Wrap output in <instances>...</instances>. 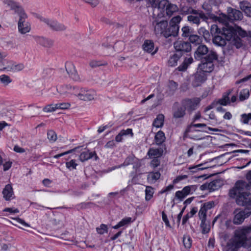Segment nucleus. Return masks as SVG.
Masks as SVG:
<instances>
[{
	"label": "nucleus",
	"mask_w": 251,
	"mask_h": 251,
	"mask_svg": "<svg viewBox=\"0 0 251 251\" xmlns=\"http://www.w3.org/2000/svg\"><path fill=\"white\" fill-rule=\"evenodd\" d=\"M65 68L67 73L75 81L80 80L75 68L72 62H67L65 64Z\"/></svg>",
	"instance_id": "obj_16"
},
{
	"label": "nucleus",
	"mask_w": 251,
	"mask_h": 251,
	"mask_svg": "<svg viewBox=\"0 0 251 251\" xmlns=\"http://www.w3.org/2000/svg\"><path fill=\"white\" fill-rule=\"evenodd\" d=\"M251 120V113L248 114L244 113L241 115L240 121L244 124H248L249 121Z\"/></svg>",
	"instance_id": "obj_47"
},
{
	"label": "nucleus",
	"mask_w": 251,
	"mask_h": 251,
	"mask_svg": "<svg viewBox=\"0 0 251 251\" xmlns=\"http://www.w3.org/2000/svg\"><path fill=\"white\" fill-rule=\"evenodd\" d=\"M246 177L249 182L242 180H238L236 182V187L241 189H251V170L247 173Z\"/></svg>",
	"instance_id": "obj_25"
},
{
	"label": "nucleus",
	"mask_w": 251,
	"mask_h": 251,
	"mask_svg": "<svg viewBox=\"0 0 251 251\" xmlns=\"http://www.w3.org/2000/svg\"><path fill=\"white\" fill-rule=\"evenodd\" d=\"M209 184L210 191H214L221 187L223 184V182L220 179H217L209 183Z\"/></svg>",
	"instance_id": "obj_33"
},
{
	"label": "nucleus",
	"mask_w": 251,
	"mask_h": 251,
	"mask_svg": "<svg viewBox=\"0 0 251 251\" xmlns=\"http://www.w3.org/2000/svg\"><path fill=\"white\" fill-rule=\"evenodd\" d=\"M221 29L216 25H213L211 27V33L213 36L212 41L214 44L218 46H224L226 44V40L224 36L216 35L221 33Z\"/></svg>",
	"instance_id": "obj_8"
},
{
	"label": "nucleus",
	"mask_w": 251,
	"mask_h": 251,
	"mask_svg": "<svg viewBox=\"0 0 251 251\" xmlns=\"http://www.w3.org/2000/svg\"><path fill=\"white\" fill-rule=\"evenodd\" d=\"M70 103L68 102H62L56 104V106H57L56 107L58 109H67L70 107Z\"/></svg>",
	"instance_id": "obj_61"
},
{
	"label": "nucleus",
	"mask_w": 251,
	"mask_h": 251,
	"mask_svg": "<svg viewBox=\"0 0 251 251\" xmlns=\"http://www.w3.org/2000/svg\"><path fill=\"white\" fill-rule=\"evenodd\" d=\"M96 230L99 234H103L104 233L108 232V227L107 225L102 224L100 227L96 228Z\"/></svg>",
	"instance_id": "obj_53"
},
{
	"label": "nucleus",
	"mask_w": 251,
	"mask_h": 251,
	"mask_svg": "<svg viewBox=\"0 0 251 251\" xmlns=\"http://www.w3.org/2000/svg\"><path fill=\"white\" fill-rule=\"evenodd\" d=\"M145 164L142 160L137 159L133 165V169L137 175H141L144 173Z\"/></svg>",
	"instance_id": "obj_26"
},
{
	"label": "nucleus",
	"mask_w": 251,
	"mask_h": 251,
	"mask_svg": "<svg viewBox=\"0 0 251 251\" xmlns=\"http://www.w3.org/2000/svg\"><path fill=\"white\" fill-rule=\"evenodd\" d=\"M242 18L243 14L240 11L229 7L227 8V15L221 13L219 21L226 24L228 22L241 20Z\"/></svg>",
	"instance_id": "obj_4"
},
{
	"label": "nucleus",
	"mask_w": 251,
	"mask_h": 251,
	"mask_svg": "<svg viewBox=\"0 0 251 251\" xmlns=\"http://www.w3.org/2000/svg\"><path fill=\"white\" fill-rule=\"evenodd\" d=\"M75 95L80 100L84 101H90L94 99L96 96V92L92 89L86 88L73 87Z\"/></svg>",
	"instance_id": "obj_5"
},
{
	"label": "nucleus",
	"mask_w": 251,
	"mask_h": 251,
	"mask_svg": "<svg viewBox=\"0 0 251 251\" xmlns=\"http://www.w3.org/2000/svg\"><path fill=\"white\" fill-rule=\"evenodd\" d=\"M183 243L184 247L187 249H190L192 246V239L189 236L184 235L183 239Z\"/></svg>",
	"instance_id": "obj_49"
},
{
	"label": "nucleus",
	"mask_w": 251,
	"mask_h": 251,
	"mask_svg": "<svg viewBox=\"0 0 251 251\" xmlns=\"http://www.w3.org/2000/svg\"><path fill=\"white\" fill-rule=\"evenodd\" d=\"M179 29V25H174L169 23V25H168L164 33V37L166 38L171 36L176 37L178 34Z\"/></svg>",
	"instance_id": "obj_18"
},
{
	"label": "nucleus",
	"mask_w": 251,
	"mask_h": 251,
	"mask_svg": "<svg viewBox=\"0 0 251 251\" xmlns=\"http://www.w3.org/2000/svg\"><path fill=\"white\" fill-rule=\"evenodd\" d=\"M137 159L134 155H129L126 158L124 163L121 165L122 166H126L130 164L133 165Z\"/></svg>",
	"instance_id": "obj_42"
},
{
	"label": "nucleus",
	"mask_w": 251,
	"mask_h": 251,
	"mask_svg": "<svg viewBox=\"0 0 251 251\" xmlns=\"http://www.w3.org/2000/svg\"><path fill=\"white\" fill-rule=\"evenodd\" d=\"M80 148V147H77L75 148L74 149H73L72 150H70L65 151L64 152L56 154L53 156V158L58 159V158H60V157L64 156V155L73 152V151H76L77 150L79 149Z\"/></svg>",
	"instance_id": "obj_59"
},
{
	"label": "nucleus",
	"mask_w": 251,
	"mask_h": 251,
	"mask_svg": "<svg viewBox=\"0 0 251 251\" xmlns=\"http://www.w3.org/2000/svg\"><path fill=\"white\" fill-rule=\"evenodd\" d=\"M168 2L169 1L167 0H161L159 2L157 3L156 8L162 10H164V9L166 10V8L168 4Z\"/></svg>",
	"instance_id": "obj_51"
},
{
	"label": "nucleus",
	"mask_w": 251,
	"mask_h": 251,
	"mask_svg": "<svg viewBox=\"0 0 251 251\" xmlns=\"http://www.w3.org/2000/svg\"><path fill=\"white\" fill-rule=\"evenodd\" d=\"M142 48L145 51L151 53L152 55L156 53L158 50L157 48L154 49V43L151 40H146L142 45Z\"/></svg>",
	"instance_id": "obj_20"
},
{
	"label": "nucleus",
	"mask_w": 251,
	"mask_h": 251,
	"mask_svg": "<svg viewBox=\"0 0 251 251\" xmlns=\"http://www.w3.org/2000/svg\"><path fill=\"white\" fill-rule=\"evenodd\" d=\"M78 164L75 159H71L70 161L66 162V167L70 171H72L76 169Z\"/></svg>",
	"instance_id": "obj_43"
},
{
	"label": "nucleus",
	"mask_w": 251,
	"mask_h": 251,
	"mask_svg": "<svg viewBox=\"0 0 251 251\" xmlns=\"http://www.w3.org/2000/svg\"><path fill=\"white\" fill-rule=\"evenodd\" d=\"M178 10V7L176 4L168 2V4L166 8V13L167 16H171L175 12Z\"/></svg>",
	"instance_id": "obj_36"
},
{
	"label": "nucleus",
	"mask_w": 251,
	"mask_h": 251,
	"mask_svg": "<svg viewBox=\"0 0 251 251\" xmlns=\"http://www.w3.org/2000/svg\"><path fill=\"white\" fill-rule=\"evenodd\" d=\"M200 102L199 98L187 99L182 100L181 104L189 113H191L197 109Z\"/></svg>",
	"instance_id": "obj_14"
},
{
	"label": "nucleus",
	"mask_w": 251,
	"mask_h": 251,
	"mask_svg": "<svg viewBox=\"0 0 251 251\" xmlns=\"http://www.w3.org/2000/svg\"><path fill=\"white\" fill-rule=\"evenodd\" d=\"M151 158L152 160L150 162V166L152 169H154L160 165V160L158 157H152Z\"/></svg>",
	"instance_id": "obj_54"
},
{
	"label": "nucleus",
	"mask_w": 251,
	"mask_h": 251,
	"mask_svg": "<svg viewBox=\"0 0 251 251\" xmlns=\"http://www.w3.org/2000/svg\"><path fill=\"white\" fill-rule=\"evenodd\" d=\"M186 108L182 105L177 108L174 109L173 111V117L176 119L182 118L185 115Z\"/></svg>",
	"instance_id": "obj_32"
},
{
	"label": "nucleus",
	"mask_w": 251,
	"mask_h": 251,
	"mask_svg": "<svg viewBox=\"0 0 251 251\" xmlns=\"http://www.w3.org/2000/svg\"><path fill=\"white\" fill-rule=\"evenodd\" d=\"M202 8L206 11L205 15H206L207 20L211 19L214 20H219V17H217L214 14L212 13V8L210 4L207 3H204L202 5Z\"/></svg>",
	"instance_id": "obj_24"
},
{
	"label": "nucleus",
	"mask_w": 251,
	"mask_h": 251,
	"mask_svg": "<svg viewBox=\"0 0 251 251\" xmlns=\"http://www.w3.org/2000/svg\"><path fill=\"white\" fill-rule=\"evenodd\" d=\"M196 60L201 61L198 69L205 72L211 73L214 69V62L218 59V55L212 49H209L205 45L198 46L194 53Z\"/></svg>",
	"instance_id": "obj_1"
},
{
	"label": "nucleus",
	"mask_w": 251,
	"mask_h": 251,
	"mask_svg": "<svg viewBox=\"0 0 251 251\" xmlns=\"http://www.w3.org/2000/svg\"><path fill=\"white\" fill-rule=\"evenodd\" d=\"M161 174L159 171L151 172L149 173L147 179L149 181L155 182L160 177Z\"/></svg>",
	"instance_id": "obj_39"
},
{
	"label": "nucleus",
	"mask_w": 251,
	"mask_h": 251,
	"mask_svg": "<svg viewBox=\"0 0 251 251\" xmlns=\"http://www.w3.org/2000/svg\"><path fill=\"white\" fill-rule=\"evenodd\" d=\"M231 43L237 49H240L243 46L242 39L238 36L234 37L231 40Z\"/></svg>",
	"instance_id": "obj_44"
},
{
	"label": "nucleus",
	"mask_w": 251,
	"mask_h": 251,
	"mask_svg": "<svg viewBox=\"0 0 251 251\" xmlns=\"http://www.w3.org/2000/svg\"><path fill=\"white\" fill-rule=\"evenodd\" d=\"M174 48L176 52H179L183 55V53L189 52L191 50V45L188 41H178L174 43Z\"/></svg>",
	"instance_id": "obj_13"
},
{
	"label": "nucleus",
	"mask_w": 251,
	"mask_h": 251,
	"mask_svg": "<svg viewBox=\"0 0 251 251\" xmlns=\"http://www.w3.org/2000/svg\"><path fill=\"white\" fill-rule=\"evenodd\" d=\"M166 137L164 133L159 130L158 131L154 137V141L155 143L158 145H161L165 141Z\"/></svg>",
	"instance_id": "obj_34"
},
{
	"label": "nucleus",
	"mask_w": 251,
	"mask_h": 251,
	"mask_svg": "<svg viewBox=\"0 0 251 251\" xmlns=\"http://www.w3.org/2000/svg\"><path fill=\"white\" fill-rule=\"evenodd\" d=\"M154 27V32L155 35H162L164 37V33L167 27L168 22L166 20H160L158 18H155L152 23Z\"/></svg>",
	"instance_id": "obj_11"
},
{
	"label": "nucleus",
	"mask_w": 251,
	"mask_h": 251,
	"mask_svg": "<svg viewBox=\"0 0 251 251\" xmlns=\"http://www.w3.org/2000/svg\"><path fill=\"white\" fill-rule=\"evenodd\" d=\"M89 64L92 68H96L97 67L105 65L106 64H102L99 61L92 60L90 62Z\"/></svg>",
	"instance_id": "obj_64"
},
{
	"label": "nucleus",
	"mask_w": 251,
	"mask_h": 251,
	"mask_svg": "<svg viewBox=\"0 0 251 251\" xmlns=\"http://www.w3.org/2000/svg\"><path fill=\"white\" fill-rule=\"evenodd\" d=\"M12 81L10 77L5 75H2L0 76V82L4 85H7Z\"/></svg>",
	"instance_id": "obj_55"
},
{
	"label": "nucleus",
	"mask_w": 251,
	"mask_h": 251,
	"mask_svg": "<svg viewBox=\"0 0 251 251\" xmlns=\"http://www.w3.org/2000/svg\"><path fill=\"white\" fill-rule=\"evenodd\" d=\"M56 106L55 104H49L45 107L43 109L44 112H50L55 111L58 108Z\"/></svg>",
	"instance_id": "obj_60"
},
{
	"label": "nucleus",
	"mask_w": 251,
	"mask_h": 251,
	"mask_svg": "<svg viewBox=\"0 0 251 251\" xmlns=\"http://www.w3.org/2000/svg\"><path fill=\"white\" fill-rule=\"evenodd\" d=\"M182 20L180 16L177 15L173 17L170 21V24L174 25H178V24Z\"/></svg>",
	"instance_id": "obj_56"
},
{
	"label": "nucleus",
	"mask_w": 251,
	"mask_h": 251,
	"mask_svg": "<svg viewBox=\"0 0 251 251\" xmlns=\"http://www.w3.org/2000/svg\"><path fill=\"white\" fill-rule=\"evenodd\" d=\"M206 212L207 211L205 209H204L201 206V209L199 212V216L200 219L201 220V221H205L206 218Z\"/></svg>",
	"instance_id": "obj_57"
},
{
	"label": "nucleus",
	"mask_w": 251,
	"mask_h": 251,
	"mask_svg": "<svg viewBox=\"0 0 251 251\" xmlns=\"http://www.w3.org/2000/svg\"><path fill=\"white\" fill-rule=\"evenodd\" d=\"M187 21L193 24L197 25H199L201 23V20L203 21H206L207 18L205 13L200 10H195L191 11V14L187 16Z\"/></svg>",
	"instance_id": "obj_10"
},
{
	"label": "nucleus",
	"mask_w": 251,
	"mask_h": 251,
	"mask_svg": "<svg viewBox=\"0 0 251 251\" xmlns=\"http://www.w3.org/2000/svg\"><path fill=\"white\" fill-rule=\"evenodd\" d=\"M2 193L3 198L5 201H9L14 198V194L12 187L9 184L5 186Z\"/></svg>",
	"instance_id": "obj_22"
},
{
	"label": "nucleus",
	"mask_w": 251,
	"mask_h": 251,
	"mask_svg": "<svg viewBox=\"0 0 251 251\" xmlns=\"http://www.w3.org/2000/svg\"><path fill=\"white\" fill-rule=\"evenodd\" d=\"M154 193L153 189L151 186H147L145 190V199L146 201H150L153 196Z\"/></svg>",
	"instance_id": "obj_45"
},
{
	"label": "nucleus",
	"mask_w": 251,
	"mask_h": 251,
	"mask_svg": "<svg viewBox=\"0 0 251 251\" xmlns=\"http://www.w3.org/2000/svg\"><path fill=\"white\" fill-rule=\"evenodd\" d=\"M193 127H206L207 129H208L210 131L215 132L220 131V130L218 128L207 127L206 125L205 124H191L188 126L187 129V131H188L189 130H190Z\"/></svg>",
	"instance_id": "obj_35"
},
{
	"label": "nucleus",
	"mask_w": 251,
	"mask_h": 251,
	"mask_svg": "<svg viewBox=\"0 0 251 251\" xmlns=\"http://www.w3.org/2000/svg\"><path fill=\"white\" fill-rule=\"evenodd\" d=\"M198 186L196 185H188L185 186L181 190L177 191L175 193V199L179 201H182L188 195L192 194L197 189Z\"/></svg>",
	"instance_id": "obj_9"
},
{
	"label": "nucleus",
	"mask_w": 251,
	"mask_h": 251,
	"mask_svg": "<svg viewBox=\"0 0 251 251\" xmlns=\"http://www.w3.org/2000/svg\"><path fill=\"white\" fill-rule=\"evenodd\" d=\"M178 84L173 80H171L169 82L168 87L169 89V94H173L177 89Z\"/></svg>",
	"instance_id": "obj_46"
},
{
	"label": "nucleus",
	"mask_w": 251,
	"mask_h": 251,
	"mask_svg": "<svg viewBox=\"0 0 251 251\" xmlns=\"http://www.w3.org/2000/svg\"><path fill=\"white\" fill-rule=\"evenodd\" d=\"M164 116L160 114L157 116L153 122V126L156 127H161L163 126Z\"/></svg>",
	"instance_id": "obj_40"
},
{
	"label": "nucleus",
	"mask_w": 251,
	"mask_h": 251,
	"mask_svg": "<svg viewBox=\"0 0 251 251\" xmlns=\"http://www.w3.org/2000/svg\"><path fill=\"white\" fill-rule=\"evenodd\" d=\"M35 39L38 44L44 47L50 48L53 44L52 40L43 37H35Z\"/></svg>",
	"instance_id": "obj_28"
},
{
	"label": "nucleus",
	"mask_w": 251,
	"mask_h": 251,
	"mask_svg": "<svg viewBox=\"0 0 251 251\" xmlns=\"http://www.w3.org/2000/svg\"><path fill=\"white\" fill-rule=\"evenodd\" d=\"M36 17L46 24L52 30L62 31L66 29V26L64 24L59 23L56 20L43 17L40 15H36Z\"/></svg>",
	"instance_id": "obj_6"
},
{
	"label": "nucleus",
	"mask_w": 251,
	"mask_h": 251,
	"mask_svg": "<svg viewBox=\"0 0 251 251\" xmlns=\"http://www.w3.org/2000/svg\"><path fill=\"white\" fill-rule=\"evenodd\" d=\"M48 138L49 140L52 142L56 141L57 139L56 134L55 132L53 130H49L47 133Z\"/></svg>",
	"instance_id": "obj_58"
},
{
	"label": "nucleus",
	"mask_w": 251,
	"mask_h": 251,
	"mask_svg": "<svg viewBox=\"0 0 251 251\" xmlns=\"http://www.w3.org/2000/svg\"><path fill=\"white\" fill-rule=\"evenodd\" d=\"M250 96L249 91L247 89H243L240 94L239 99L240 101H243L249 98Z\"/></svg>",
	"instance_id": "obj_50"
},
{
	"label": "nucleus",
	"mask_w": 251,
	"mask_h": 251,
	"mask_svg": "<svg viewBox=\"0 0 251 251\" xmlns=\"http://www.w3.org/2000/svg\"><path fill=\"white\" fill-rule=\"evenodd\" d=\"M201 206L204 209H205L206 211H207L208 210L210 209L214 206V202L213 201H210L204 203L201 205Z\"/></svg>",
	"instance_id": "obj_63"
},
{
	"label": "nucleus",
	"mask_w": 251,
	"mask_h": 251,
	"mask_svg": "<svg viewBox=\"0 0 251 251\" xmlns=\"http://www.w3.org/2000/svg\"><path fill=\"white\" fill-rule=\"evenodd\" d=\"M163 148H159L157 149L150 148L147 153L148 155L150 158L152 157H158L159 158L163 153Z\"/></svg>",
	"instance_id": "obj_27"
},
{
	"label": "nucleus",
	"mask_w": 251,
	"mask_h": 251,
	"mask_svg": "<svg viewBox=\"0 0 251 251\" xmlns=\"http://www.w3.org/2000/svg\"><path fill=\"white\" fill-rule=\"evenodd\" d=\"M131 218L126 217L123 219L116 225L113 226L112 228L115 229H118L121 227L127 226L132 222Z\"/></svg>",
	"instance_id": "obj_38"
},
{
	"label": "nucleus",
	"mask_w": 251,
	"mask_h": 251,
	"mask_svg": "<svg viewBox=\"0 0 251 251\" xmlns=\"http://www.w3.org/2000/svg\"><path fill=\"white\" fill-rule=\"evenodd\" d=\"M197 72L192 76V84L194 87L200 86L206 79L205 72L201 71Z\"/></svg>",
	"instance_id": "obj_15"
},
{
	"label": "nucleus",
	"mask_w": 251,
	"mask_h": 251,
	"mask_svg": "<svg viewBox=\"0 0 251 251\" xmlns=\"http://www.w3.org/2000/svg\"><path fill=\"white\" fill-rule=\"evenodd\" d=\"M216 103H219L222 105H227L228 104H230L229 98L227 97V96H223V98L218 100Z\"/></svg>",
	"instance_id": "obj_52"
},
{
	"label": "nucleus",
	"mask_w": 251,
	"mask_h": 251,
	"mask_svg": "<svg viewBox=\"0 0 251 251\" xmlns=\"http://www.w3.org/2000/svg\"><path fill=\"white\" fill-rule=\"evenodd\" d=\"M193 62V58L192 57L187 54L182 63L177 68H176V70L180 72H184L187 69L189 65L191 64Z\"/></svg>",
	"instance_id": "obj_23"
},
{
	"label": "nucleus",
	"mask_w": 251,
	"mask_h": 251,
	"mask_svg": "<svg viewBox=\"0 0 251 251\" xmlns=\"http://www.w3.org/2000/svg\"><path fill=\"white\" fill-rule=\"evenodd\" d=\"M222 34L225 38L226 41H231L234 37L237 36L236 31L232 27H223Z\"/></svg>",
	"instance_id": "obj_19"
},
{
	"label": "nucleus",
	"mask_w": 251,
	"mask_h": 251,
	"mask_svg": "<svg viewBox=\"0 0 251 251\" xmlns=\"http://www.w3.org/2000/svg\"><path fill=\"white\" fill-rule=\"evenodd\" d=\"M182 32L181 37L184 39L189 38L195 31L192 27L185 25L183 26L181 29Z\"/></svg>",
	"instance_id": "obj_29"
},
{
	"label": "nucleus",
	"mask_w": 251,
	"mask_h": 251,
	"mask_svg": "<svg viewBox=\"0 0 251 251\" xmlns=\"http://www.w3.org/2000/svg\"><path fill=\"white\" fill-rule=\"evenodd\" d=\"M234 214L233 223L235 225L241 224L244 220L251 214V208L246 207L243 209H236L234 211Z\"/></svg>",
	"instance_id": "obj_7"
},
{
	"label": "nucleus",
	"mask_w": 251,
	"mask_h": 251,
	"mask_svg": "<svg viewBox=\"0 0 251 251\" xmlns=\"http://www.w3.org/2000/svg\"><path fill=\"white\" fill-rule=\"evenodd\" d=\"M201 226L202 228V233L203 234H206L209 232L210 228L209 226H207L205 223V221H201Z\"/></svg>",
	"instance_id": "obj_62"
},
{
	"label": "nucleus",
	"mask_w": 251,
	"mask_h": 251,
	"mask_svg": "<svg viewBox=\"0 0 251 251\" xmlns=\"http://www.w3.org/2000/svg\"><path fill=\"white\" fill-rule=\"evenodd\" d=\"M3 3L10 7L11 10H14L18 16L25 12L24 8L21 6L19 3L13 0H4Z\"/></svg>",
	"instance_id": "obj_17"
},
{
	"label": "nucleus",
	"mask_w": 251,
	"mask_h": 251,
	"mask_svg": "<svg viewBox=\"0 0 251 251\" xmlns=\"http://www.w3.org/2000/svg\"><path fill=\"white\" fill-rule=\"evenodd\" d=\"M189 42L190 44H193L195 45H201L202 42V37L195 34L193 33L189 38Z\"/></svg>",
	"instance_id": "obj_37"
},
{
	"label": "nucleus",
	"mask_w": 251,
	"mask_h": 251,
	"mask_svg": "<svg viewBox=\"0 0 251 251\" xmlns=\"http://www.w3.org/2000/svg\"><path fill=\"white\" fill-rule=\"evenodd\" d=\"M251 189L236 187V183L235 186L229 191V195L230 197L236 199L238 205L251 206V194L247 192Z\"/></svg>",
	"instance_id": "obj_2"
},
{
	"label": "nucleus",
	"mask_w": 251,
	"mask_h": 251,
	"mask_svg": "<svg viewBox=\"0 0 251 251\" xmlns=\"http://www.w3.org/2000/svg\"><path fill=\"white\" fill-rule=\"evenodd\" d=\"M127 135H131V136H133V133L132 132V130L131 128H127L126 130L123 129L117 135H116L115 137V141L117 142H122L123 139V136H126Z\"/></svg>",
	"instance_id": "obj_30"
},
{
	"label": "nucleus",
	"mask_w": 251,
	"mask_h": 251,
	"mask_svg": "<svg viewBox=\"0 0 251 251\" xmlns=\"http://www.w3.org/2000/svg\"><path fill=\"white\" fill-rule=\"evenodd\" d=\"M24 68V65L22 63L18 64H12L10 67L9 66L4 67L3 69H0L1 70H7L8 71H12L13 72L20 71Z\"/></svg>",
	"instance_id": "obj_41"
},
{
	"label": "nucleus",
	"mask_w": 251,
	"mask_h": 251,
	"mask_svg": "<svg viewBox=\"0 0 251 251\" xmlns=\"http://www.w3.org/2000/svg\"><path fill=\"white\" fill-rule=\"evenodd\" d=\"M19 16V20L18 23V30L21 34H25L30 30V25L29 23L26 22L27 15L25 12L23 13Z\"/></svg>",
	"instance_id": "obj_12"
},
{
	"label": "nucleus",
	"mask_w": 251,
	"mask_h": 251,
	"mask_svg": "<svg viewBox=\"0 0 251 251\" xmlns=\"http://www.w3.org/2000/svg\"><path fill=\"white\" fill-rule=\"evenodd\" d=\"M199 33L202 35L205 40H209V32L204 27H201L198 30Z\"/></svg>",
	"instance_id": "obj_48"
},
{
	"label": "nucleus",
	"mask_w": 251,
	"mask_h": 251,
	"mask_svg": "<svg viewBox=\"0 0 251 251\" xmlns=\"http://www.w3.org/2000/svg\"><path fill=\"white\" fill-rule=\"evenodd\" d=\"M251 233V225L244 226L238 228L235 231V237L238 239L236 243L237 247H244L249 249L251 247V236L247 237V235Z\"/></svg>",
	"instance_id": "obj_3"
},
{
	"label": "nucleus",
	"mask_w": 251,
	"mask_h": 251,
	"mask_svg": "<svg viewBox=\"0 0 251 251\" xmlns=\"http://www.w3.org/2000/svg\"><path fill=\"white\" fill-rule=\"evenodd\" d=\"M79 157V160L81 162L87 161L93 157L95 158V160H97L99 159V157L97 155L95 151L91 152L89 150L81 152Z\"/></svg>",
	"instance_id": "obj_21"
},
{
	"label": "nucleus",
	"mask_w": 251,
	"mask_h": 251,
	"mask_svg": "<svg viewBox=\"0 0 251 251\" xmlns=\"http://www.w3.org/2000/svg\"><path fill=\"white\" fill-rule=\"evenodd\" d=\"M182 57V55L179 52H176L170 57L168 60V65L171 67H175L177 65V61Z\"/></svg>",
	"instance_id": "obj_31"
}]
</instances>
